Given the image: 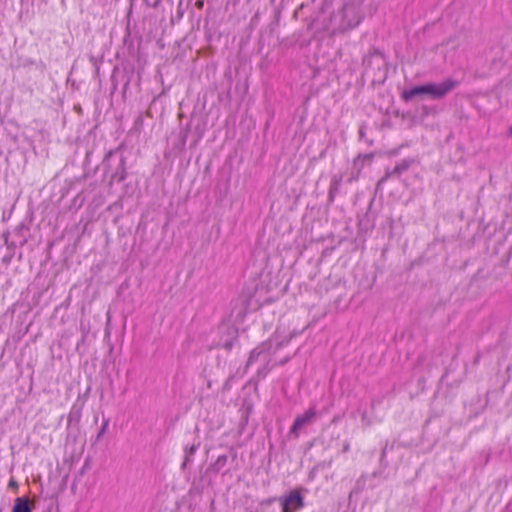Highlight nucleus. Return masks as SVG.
<instances>
[{
    "instance_id": "2",
    "label": "nucleus",
    "mask_w": 512,
    "mask_h": 512,
    "mask_svg": "<svg viewBox=\"0 0 512 512\" xmlns=\"http://www.w3.org/2000/svg\"><path fill=\"white\" fill-rule=\"evenodd\" d=\"M284 341L269 340L256 347L250 354L247 361V366L253 363L260 362L266 364L270 361L271 353H275L282 345Z\"/></svg>"
},
{
    "instance_id": "4",
    "label": "nucleus",
    "mask_w": 512,
    "mask_h": 512,
    "mask_svg": "<svg viewBox=\"0 0 512 512\" xmlns=\"http://www.w3.org/2000/svg\"><path fill=\"white\" fill-rule=\"evenodd\" d=\"M314 417L315 411L313 409H309L303 415L298 416L291 427L290 433L297 435L298 431L306 424H309Z\"/></svg>"
},
{
    "instance_id": "7",
    "label": "nucleus",
    "mask_w": 512,
    "mask_h": 512,
    "mask_svg": "<svg viewBox=\"0 0 512 512\" xmlns=\"http://www.w3.org/2000/svg\"><path fill=\"white\" fill-rule=\"evenodd\" d=\"M196 449H197V446L196 445H192L190 448L185 450L186 458H185V461L183 463V467L189 461V456L193 455L195 453Z\"/></svg>"
},
{
    "instance_id": "3",
    "label": "nucleus",
    "mask_w": 512,
    "mask_h": 512,
    "mask_svg": "<svg viewBox=\"0 0 512 512\" xmlns=\"http://www.w3.org/2000/svg\"><path fill=\"white\" fill-rule=\"evenodd\" d=\"M303 506V498L297 491L291 492L282 502L283 512H295Z\"/></svg>"
},
{
    "instance_id": "9",
    "label": "nucleus",
    "mask_w": 512,
    "mask_h": 512,
    "mask_svg": "<svg viewBox=\"0 0 512 512\" xmlns=\"http://www.w3.org/2000/svg\"><path fill=\"white\" fill-rule=\"evenodd\" d=\"M227 460V457L226 456H219L218 459H217V464L220 465V464H224Z\"/></svg>"
},
{
    "instance_id": "1",
    "label": "nucleus",
    "mask_w": 512,
    "mask_h": 512,
    "mask_svg": "<svg viewBox=\"0 0 512 512\" xmlns=\"http://www.w3.org/2000/svg\"><path fill=\"white\" fill-rule=\"evenodd\" d=\"M459 82L452 78H447L440 83H426L424 85L413 87L409 90H404L402 93V98L405 101L412 100L414 97H429L431 99L437 100L444 98L447 94L457 88Z\"/></svg>"
},
{
    "instance_id": "6",
    "label": "nucleus",
    "mask_w": 512,
    "mask_h": 512,
    "mask_svg": "<svg viewBox=\"0 0 512 512\" xmlns=\"http://www.w3.org/2000/svg\"><path fill=\"white\" fill-rule=\"evenodd\" d=\"M12 512H32L27 499L16 498Z\"/></svg>"
},
{
    "instance_id": "5",
    "label": "nucleus",
    "mask_w": 512,
    "mask_h": 512,
    "mask_svg": "<svg viewBox=\"0 0 512 512\" xmlns=\"http://www.w3.org/2000/svg\"><path fill=\"white\" fill-rule=\"evenodd\" d=\"M409 167V162L404 160L400 164L396 165L392 171H387L386 175L380 180L379 183L385 181L387 178L393 175H400L402 172L406 171Z\"/></svg>"
},
{
    "instance_id": "10",
    "label": "nucleus",
    "mask_w": 512,
    "mask_h": 512,
    "mask_svg": "<svg viewBox=\"0 0 512 512\" xmlns=\"http://www.w3.org/2000/svg\"><path fill=\"white\" fill-rule=\"evenodd\" d=\"M224 346H225L226 349H229L231 347V343L227 342V343L224 344Z\"/></svg>"
},
{
    "instance_id": "11",
    "label": "nucleus",
    "mask_w": 512,
    "mask_h": 512,
    "mask_svg": "<svg viewBox=\"0 0 512 512\" xmlns=\"http://www.w3.org/2000/svg\"><path fill=\"white\" fill-rule=\"evenodd\" d=\"M197 4H198V6H202V2L201 1H198Z\"/></svg>"
},
{
    "instance_id": "8",
    "label": "nucleus",
    "mask_w": 512,
    "mask_h": 512,
    "mask_svg": "<svg viewBox=\"0 0 512 512\" xmlns=\"http://www.w3.org/2000/svg\"><path fill=\"white\" fill-rule=\"evenodd\" d=\"M108 424H109V420H108V419H106V420L104 421V423H103V425H102V427H101V429H100V431H99L98 435H97V439L101 438V437H102V435L105 433V431H106V429H107V427H108Z\"/></svg>"
}]
</instances>
